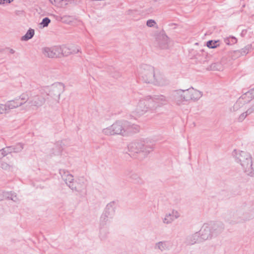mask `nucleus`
<instances>
[{
  "label": "nucleus",
  "instance_id": "18",
  "mask_svg": "<svg viewBox=\"0 0 254 254\" xmlns=\"http://www.w3.org/2000/svg\"><path fill=\"white\" fill-rule=\"evenodd\" d=\"M58 49L59 50V58L63 56H67L70 54H76L80 52L79 48H69L66 46H58Z\"/></svg>",
  "mask_w": 254,
  "mask_h": 254
},
{
  "label": "nucleus",
  "instance_id": "15",
  "mask_svg": "<svg viewBox=\"0 0 254 254\" xmlns=\"http://www.w3.org/2000/svg\"><path fill=\"white\" fill-rule=\"evenodd\" d=\"M186 101L198 100L202 96V93L193 88H190L186 90Z\"/></svg>",
  "mask_w": 254,
  "mask_h": 254
},
{
  "label": "nucleus",
  "instance_id": "37",
  "mask_svg": "<svg viewBox=\"0 0 254 254\" xmlns=\"http://www.w3.org/2000/svg\"><path fill=\"white\" fill-rule=\"evenodd\" d=\"M8 154V150L6 147L3 148L0 150V158L4 157Z\"/></svg>",
  "mask_w": 254,
  "mask_h": 254
},
{
  "label": "nucleus",
  "instance_id": "20",
  "mask_svg": "<svg viewBox=\"0 0 254 254\" xmlns=\"http://www.w3.org/2000/svg\"><path fill=\"white\" fill-rule=\"evenodd\" d=\"M247 105H245L243 100L239 99L234 104V105L230 108V111L234 114L240 113L246 108Z\"/></svg>",
  "mask_w": 254,
  "mask_h": 254
},
{
  "label": "nucleus",
  "instance_id": "29",
  "mask_svg": "<svg viewBox=\"0 0 254 254\" xmlns=\"http://www.w3.org/2000/svg\"><path fill=\"white\" fill-rule=\"evenodd\" d=\"M222 69L223 67L220 63H213L207 68L209 70H221Z\"/></svg>",
  "mask_w": 254,
  "mask_h": 254
},
{
  "label": "nucleus",
  "instance_id": "31",
  "mask_svg": "<svg viewBox=\"0 0 254 254\" xmlns=\"http://www.w3.org/2000/svg\"><path fill=\"white\" fill-rule=\"evenodd\" d=\"M224 42L227 45H233L237 42V39L234 37H230L225 38Z\"/></svg>",
  "mask_w": 254,
  "mask_h": 254
},
{
  "label": "nucleus",
  "instance_id": "7",
  "mask_svg": "<svg viewBox=\"0 0 254 254\" xmlns=\"http://www.w3.org/2000/svg\"><path fill=\"white\" fill-rule=\"evenodd\" d=\"M156 71L151 65L142 64L140 66L139 74L144 83L152 84Z\"/></svg>",
  "mask_w": 254,
  "mask_h": 254
},
{
  "label": "nucleus",
  "instance_id": "14",
  "mask_svg": "<svg viewBox=\"0 0 254 254\" xmlns=\"http://www.w3.org/2000/svg\"><path fill=\"white\" fill-rule=\"evenodd\" d=\"M58 49V46L44 47L42 49V53L46 58H59V50Z\"/></svg>",
  "mask_w": 254,
  "mask_h": 254
},
{
  "label": "nucleus",
  "instance_id": "45",
  "mask_svg": "<svg viewBox=\"0 0 254 254\" xmlns=\"http://www.w3.org/2000/svg\"><path fill=\"white\" fill-rule=\"evenodd\" d=\"M252 93H254V89L252 90Z\"/></svg>",
  "mask_w": 254,
  "mask_h": 254
},
{
  "label": "nucleus",
  "instance_id": "1",
  "mask_svg": "<svg viewBox=\"0 0 254 254\" xmlns=\"http://www.w3.org/2000/svg\"><path fill=\"white\" fill-rule=\"evenodd\" d=\"M139 130V126L126 120H122L116 121L111 126L104 128L102 132L107 135H121L127 136L138 132Z\"/></svg>",
  "mask_w": 254,
  "mask_h": 254
},
{
  "label": "nucleus",
  "instance_id": "4",
  "mask_svg": "<svg viewBox=\"0 0 254 254\" xmlns=\"http://www.w3.org/2000/svg\"><path fill=\"white\" fill-rule=\"evenodd\" d=\"M237 161L243 168L244 172L249 176L254 177V165L252 163L251 155L248 152L235 150Z\"/></svg>",
  "mask_w": 254,
  "mask_h": 254
},
{
  "label": "nucleus",
  "instance_id": "3",
  "mask_svg": "<svg viewBox=\"0 0 254 254\" xmlns=\"http://www.w3.org/2000/svg\"><path fill=\"white\" fill-rule=\"evenodd\" d=\"M254 217V209L248 210L244 208H239L236 211L229 213L227 221L231 224H237L250 221Z\"/></svg>",
  "mask_w": 254,
  "mask_h": 254
},
{
  "label": "nucleus",
  "instance_id": "2",
  "mask_svg": "<svg viewBox=\"0 0 254 254\" xmlns=\"http://www.w3.org/2000/svg\"><path fill=\"white\" fill-rule=\"evenodd\" d=\"M155 103L148 96L134 100L132 109V113L137 117H140L147 113H154Z\"/></svg>",
  "mask_w": 254,
  "mask_h": 254
},
{
  "label": "nucleus",
  "instance_id": "22",
  "mask_svg": "<svg viewBox=\"0 0 254 254\" xmlns=\"http://www.w3.org/2000/svg\"><path fill=\"white\" fill-rule=\"evenodd\" d=\"M200 240H201L199 234L196 232L187 237L186 243L188 245H193Z\"/></svg>",
  "mask_w": 254,
  "mask_h": 254
},
{
  "label": "nucleus",
  "instance_id": "11",
  "mask_svg": "<svg viewBox=\"0 0 254 254\" xmlns=\"http://www.w3.org/2000/svg\"><path fill=\"white\" fill-rule=\"evenodd\" d=\"M169 40L164 32H160L155 36V44L161 49H167L169 47Z\"/></svg>",
  "mask_w": 254,
  "mask_h": 254
},
{
  "label": "nucleus",
  "instance_id": "32",
  "mask_svg": "<svg viewBox=\"0 0 254 254\" xmlns=\"http://www.w3.org/2000/svg\"><path fill=\"white\" fill-rule=\"evenodd\" d=\"M6 197L15 202H17L19 200L18 198L14 192L8 193Z\"/></svg>",
  "mask_w": 254,
  "mask_h": 254
},
{
  "label": "nucleus",
  "instance_id": "41",
  "mask_svg": "<svg viewBox=\"0 0 254 254\" xmlns=\"http://www.w3.org/2000/svg\"><path fill=\"white\" fill-rule=\"evenodd\" d=\"M69 1L70 0H62L61 1V4L62 6H66Z\"/></svg>",
  "mask_w": 254,
  "mask_h": 254
},
{
  "label": "nucleus",
  "instance_id": "23",
  "mask_svg": "<svg viewBox=\"0 0 254 254\" xmlns=\"http://www.w3.org/2000/svg\"><path fill=\"white\" fill-rule=\"evenodd\" d=\"M31 92L32 91H29L21 94L18 98V100H21L20 103H22L23 105H24L27 102L29 104V100L30 99V96H31Z\"/></svg>",
  "mask_w": 254,
  "mask_h": 254
},
{
  "label": "nucleus",
  "instance_id": "6",
  "mask_svg": "<svg viewBox=\"0 0 254 254\" xmlns=\"http://www.w3.org/2000/svg\"><path fill=\"white\" fill-rule=\"evenodd\" d=\"M223 229L222 226L214 223L212 225H204L198 233L202 240H207L217 233H220Z\"/></svg>",
  "mask_w": 254,
  "mask_h": 254
},
{
  "label": "nucleus",
  "instance_id": "24",
  "mask_svg": "<svg viewBox=\"0 0 254 254\" xmlns=\"http://www.w3.org/2000/svg\"><path fill=\"white\" fill-rule=\"evenodd\" d=\"M113 218L110 217L107 215L103 214L101 215L100 219V225L102 227L108 225L110 224L111 220Z\"/></svg>",
  "mask_w": 254,
  "mask_h": 254
},
{
  "label": "nucleus",
  "instance_id": "26",
  "mask_svg": "<svg viewBox=\"0 0 254 254\" xmlns=\"http://www.w3.org/2000/svg\"><path fill=\"white\" fill-rule=\"evenodd\" d=\"M35 31L33 29L30 28L26 33V34L21 37V40L27 41L31 39L34 35Z\"/></svg>",
  "mask_w": 254,
  "mask_h": 254
},
{
  "label": "nucleus",
  "instance_id": "21",
  "mask_svg": "<svg viewBox=\"0 0 254 254\" xmlns=\"http://www.w3.org/2000/svg\"><path fill=\"white\" fill-rule=\"evenodd\" d=\"M116 208V202L114 201H111L106 205L103 214H104L110 217L113 218L115 215Z\"/></svg>",
  "mask_w": 254,
  "mask_h": 254
},
{
  "label": "nucleus",
  "instance_id": "19",
  "mask_svg": "<svg viewBox=\"0 0 254 254\" xmlns=\"http://www.w3.org/2000/svg\"><path fill=\"white\" fill-rule=\"evenodd\" d=\"M154 248L160 253L169 251L171 249L170 243L167 241H159L154 244Z\"/></svg>",
  "mask_w": 254,
  "mask_h": 254
},
{
  "label": "nucleus",
  "instance_id": "39",
  "mask_svg": "<svg viewBox=\"0 0 254 254\" xmlns=\"http://www.w3.org/2000/svg\"><path fill=\"white\" fill-rule=\"evenodd\" d=\"M61 20L64 23H68L70 21H71V18L69 16L64 15L62 17H61Z\"/></svg>",
  "mask_w": 254,
  "mask_h": 254
},
{
  "label": "nucleus",
  "instance_id": "30",
  "mask_svg": "<svg viewBox=\"0 0 254 254\" xmlns=\"http://www.w3.org/2000/svg\"><path fill=\"white\" fill-rule=\"evenodd\" d=\"M219 41L210 40L207 42L206 45L209 48H215L219 46Z\"/></svg>",
  "mask_w": 254,
  "mask_h": 254
},
{
  "label": "nucleus",
  "instance_id": "34",
  "mask_svg": "<svg viewBox=\"0 0 254 254\" xmlns=\"http://www.w3.org/2000/svg\"><path fill=\"white\" fill-rule=\"evenodd\" d=\"M0 167L5 170H10L12 166L6 162H1L0 164Z\"/></svg>",
  "mask_w": 254,
  "mask_h": 254
},
{
  "label": "nucleus",
  "instance_id": "25",
  "mask_svg": "<svg viewBox=\"0 0 254 254\" xmlns=\"http://www.w3.org/2000/svg\"><path fill=\"white\" fill-rule=\"evenodd\" d=\"M253 112H254V103L253 104V105L249 107L246 112L242 113L240 115L239 117V121H243L248 115L252 114Z\"/></svg>",
  "mask_w": 254,
  "mask_h": 254
},
{
  "label": "nucleus",
  "instance_id": "40",
  "mask_svg": "<svg viewBox=\"0 0 254 254\" xmlns=\"http://www.w3.org/2000/svg\"><path fill=\"white\" fill-rule=\"evenodd\" d=\"M155 24V21L154 20L152 19L147 20L146 22V25L150 27H153Z\"/></svg>",
  "mask_w": 254,
  "mask_h": 254
},
{
  "label": "nucleus",
  "instance_id": "13",
  "mask_svg": "<svg viewBox=\"0 0 254 254\" xmlns=\"http://www.w3.org/2000/svg\"><path fill=\"white\" fill-rule=\"evenodd\" d=\"M45 101L46 99L43 96L35 94L31 92L29 100V105L36 108H38L44 104Z\"/></svg>",
  "mask_w": 254,
  "mask_h": 254
},
{
  "label": "nucleus",
  "instance_id": "10",
  "mask_svg": "<svg viewBox=\"0 0 254 254\" xmlns=\"http://www.w3.org/2000/svg\"><path fill=\"white\" fill-rule=\"evenodd\" d=\"M186 90L177 89L172 92L169 97L170 99L174 102L177 105L183 104L186 101Z\"/></svg>",
  "mask_w": 254,
  "mask_h": 254
},
{
  "label": "nucleus",
  "instance_id": "12",
  "mask_svg": "<svg viewBox=\"0 0 254 254\" xmlns=\"http://www.w3.org/2000/svg\"><path fill=\"white\" fill-rule=\"evenodd\" d=\"M170 83L169 80L159 71H156L152 84L158 86H165Z\"/></svg>",
  "mask_w": 254,
  "mask_h": 254
},
{
  "label": "nucleus",
  "instance_id": "33",
  "mask_svg": "<svg viewBox=\"0 0 254 254\" xmlns=\"http://www.w3.org/2000/svg\"><path fill=\"white\" fill-rule=\"evenodd\" d=\"M84 185V188L82 189V190L80 191H79V192L82 191L83 190L85 189L86 188V185H85V180L83 178H81L78 179V182L77 183V185H75L77 187H82V185Z\"/></svg>",
  "mask_w": 254,
  "mask_h": 254
},
{
  "label": "nucleus",
  "instance_id": "43",
  "mask_svg": "<svg viewBox=\"0 0 254 254\" xmlns=\"http://www.w3.org/2000/svg\"><path fill=\"white\" fill-rule=\"evenodd\" d=\"M5 114L3 104L0 103V115Z\"/></svg>",
  "mask_w": 254,
  "mask_h": 254
},
{
  "label": "nucleus",
  "instance_id": "9",
  "mask_svg": "<svg viewBox=\"0 0 254 254\" xmlns=\"http://www.w3.org/2000/svg\"><path fill=\"white\" fill-rule=\"evenodd\" d=\"M59 173L63 179L71 190L76 191H80L82 189L84 188L83 184L81 187H77L75 186L74 183L73 182V176L69 174L68 171L64 169H60Z\"/></svg>",
  "mask_w": 254,
  "mask_h": 254
},
{
  "label": "nucleus",
  "instance_id": "35",
  "mask_svg": "<svg viewBox=\"0 0 254 254\" xmlns=\"http://www.w3.org/2000/svg\"><path fill=\"white\" fill-rule=\"evenodd\" d=\"M7 149L8 150V154L12 152H18L21 150L22 147H20L19 149L17 150L15 147L13 146H8L6 147Z\"/></svg>",
  "mask_w": 254,
  "mask_h": 254
},
{
  "label": "nucleus",
  "instance_id": "46",
  "mask_svg": "<svg viewBox=\"0 0 254 254\" xmlns=\"http://www.w3.org/2000/svg\"><path fill=\"white\" fill-rule=\"evenodd\" d=\"M52 3H53V0H50Z\"/></svg>",
  "mask_w": 254,
  "mask_h": 254
},
{
  "label": "nucleus",
  "instance_id": "38",
  "mask_svg": "<svg viewBox=\"0 0 254 254\" xmlns=\"http://www.w3.org/2000/svg\"><path fill=\"white\" fill-rule=\"evenodd\" d=\"M51 20L48 17H45L43 19L41 23V24L43 25V26L47 27L50 23Z\"/></svg>",
  "mask_w": 254,
  "mask_h": 254
},
{
  "label": "nucleus",
  "instance_id": "42",
  "mask_svg": "<svg viewBox=\"0 0 254 254\" xmlns=\"http://www.w3.org/2000/svg\"><path fill=\"white\" fill-rule=\"evenodd\" d=\"M13 0H0V4H4L5 3H10Z\"/></svg>",
  "mask_w": 254,
  "mask_h": 254
},
{
  "label": "nucleus",
  "instance_id": "17",
  "mask_svg": "<svg viewBox=\"0 0 254 254\" xmlns=\"http://www.w3.org/2000/svg\"><path fill=\"white\" fill-rule=\"evenodd\" d=\"M5 114L9 112L12 109L17 108L23 105L22 103H20L18 98L8 101L5 104H3Z\"/></svg>",
  "mask_w": 254,
  "mask_h": 254
},
{
  "label": "nucleus",
  "instance_id": "8",
  "mask_svg": "<svg viewBox=\"0 0 254 254\" xmlns=\"http://www.w3.org/2000/svg\"><path fill=\"white\" fill-rule=\"evenodd\" d=\"M64 91L63 85L60 83L53 84L50 87L46 88L48 96L52 98L57 103L60 98V95Z\"/></svg>",
  "mask_w": 254,
  "mask_h": 254
},
{
  "label": "nucleus",
  "instance_id": "28",
  "mask_svg": "<svg viewBox=\"0 0 254 254\" xmlns=\"http://www.w3.org/2000/svg\"><path fill=\"white\" fill-rule=\"evenodd\" d=\"M174 221V219L169 213L166 214L164 217L162 219L163 223L166 225L171 224Z\"/></svg>",
  "mask_w": 254,
  "mask_h": 254
},
{
  "label": "nucleus",
  "instance_id": "16",
  "mask_svg": "<svg viewBox=\"0 0 254 254\" xmlns=\"http://www.w3.org/2000/svg\"><path fill=\"white\" fill-rule=\"evenodd\" d=\"M151 99L155 103L154 112L168 102V99L163 95H154L153 97H151Z\"/></svg>",
  "mask_w": 254,
  "mask_h": 254
},
{
  "label": "nucleus",
  "instance_id": "44",
  "mask_svg": "<svg viewBox=\"0 0 254 254\" xmlns=\"http://www.w3.org/2000/svg\"><path fill=\"white\" fill-rule=\"evenodd\" d=\"M14 52H15V51H14V50H13V49H10L9 50V53H10V54H14Z\"/></svg>",
  "mask_w": 254,
  "mask_h": 254
},
{
  "label": "nucleus",
  "instance_id": "36",
  "mask_svg": "<svg viewBox=\"0 0 254 254\" xmlns=\"http://www.w3.org/2000/svg\"><path fill=\"white\" fill-rule=\"evenodd\" d=\"M172 217L175 219H177L180 217V213L176 210H173L171 213H169Z\"/></svg>",
  "mask_w": 254,
  "mask_h": 254
},
{
  "label": "nucleus",
  "instance_id": "47",
  "mask_svg": "<svg viewBox=\"0 0 254 254\" xmlns=\"http://www.w3.org/2000/svg\"><path fill=\"white\" fill-rule=\"evenodd\" d=\"M2 199V198L0 197V200H1Z\"/></svg>",
  "mask_w": 254,
  "mask_h": 254
},
{
  "label": "nucleus",
  "instance_id": "27",
  "mask_svg": "<svg viewBox=\"0 0 254 254\" xmlns=\"http://www.w3.org/2000/svg\"><path fill=\"white\" fill-rule=\"evenodd\" d=\"M130 178L135 184H141L143 183V180L136 173H132L131 174Z\"/></svg>",
  "mask_w": 254,
  "mask_h": 254
},
{
  "label": "nucleus",
  "instance_id": "5",
  "mask_svg": "<svg viewBox=\"0 0 254 254\" xmlns=\"http://www.w3.org/2000/svg\"><path fill=\"white\" fill-rule=\"evenodd\" d=\"M128 149L133 154L142 153L145 156L153 150V147L144 140H137L130 143Z\"/></svg>",
  "mask_w": 254,
  "mask_h": 254
}]
</instances>
